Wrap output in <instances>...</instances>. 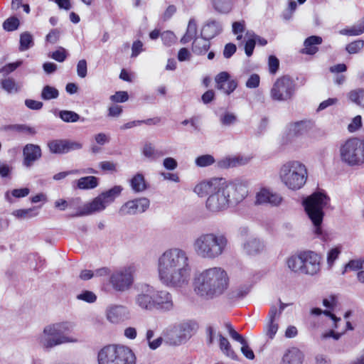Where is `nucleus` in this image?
<instances>
[{
  "label": "nucleus",
  "instance_id": "21",
  "mask_svg": "<svg viewBox=\"0 0 364 364\" xmlns=\"http://www.w3.org/2000/svg\"><path fill=\"white\" fill-rule=\"evenodd\" d=\"M154 302V310L167 312L173 310L174 308L173 296L167 291H155Z\"/></svg>",
  "mask_w": 364,
  "mask_h": 364
},
{
  "label": "nucleus",
  "instance_id": "57",
  "mask_svg": "<svg viewBox=\"0 0 364 364\" xmlns=\"http://www.w3.org/2000/svg\"><path fill=\"white\" fill-rule=\"evenodd\" d=\"M341 253V250L339 247H336L332 248L328 252L327 255V263L329 267H331L335 260L338 257V255Z\"/></svg>",
  "mask_w": 364,
  "mask_h": 364
},
{
  "label": "nucleus",
  "instance_id": "32",
  "mask_svg": "<svg viewBox=\"0 0 364 364\" xmlns=\"http://www.w3.org/2000/svg\"><path fill=\"white\" fill-rule=\"evenodd\" d=\"M1 130L4 132H14L19 134H26L31 136H33L36 134L35 128L21 124L4 125L1 127Z\"/></svg>",
  "mask_w": 364,
  "mask_h": 364
},
{
  "label": "nucleus",
  "instance_id": "47",
  "mask_svg": "<svg viewBox=\"0 0 364 364\" xmlns=\"http://www.w3.org/2000/svg\"><path fill=\"white\" fill-rule=\"evenodd\" d=\"M23 64V60H17L14 63H10L4 66H3L1 68H0V74L6 77L9 75L10 73L14 72L15 70H16L18 67H20Z\"/></svg>",
  "mask_w": 364,
  "mask_h": 364
},
{
  "label": "nucleus",
  "instance_id": "37",
  "mask_svg": "<svg viewBox=\"0 0 364 364\" xmlns=\"http://www.w3.org/2000/svg\"><path fill=\"white\" fill-rule=\"evenodd\" d=\"M98 186V178L95 176H85L77 181V186L80 189H93Z\"/></svg>",
  "mask_w": 364,
  "mask_h": 364
},
{
  "label": "nucleus",
  "instance_id": "7",
  "mask_svg": "<svg viewBox=\"0 0 364 364\" xmlns=\"http://www.w3.org/2000/svg\"><path fill=\"white\" fill-rule=\"evenodd\" d=\"M329 197L321 192H316L303 200L305 211L314 226V233L322 235L321 224L324 212L323 208L328 205Z\"/></svg>",
  "mask_w": 364,
  "mask_h": 364
},
{
  "label": "nucleus",
  "instance_id": "56",
  "mask_svg": "<svg viewBox=\"0 0 364 364\" xmlns=\"http://www.w3.org/2000/svg\"><path fill=\"white\" fill-rule=\"evenodd\" d=\"M129 99V95L125 91L116 92L110 97V100L114 102H125Z\"/></svg>",
  "mask_w": 364,
  "mask_h": 364
},
{
  "label": "nucleus",
  "instance_id": "34",
  "mask_svg": "<svg viewBox=\"0 0 364 364\" xmlns=\"http://www.w3.org/2000/svg\"><path fill=\"white\" fill-rule=\"evenodd\" d=\"M218 336L219 338V347L223 353L232 360H237V355L232 348L228 340L220 333L218 334Z\"/></svg>",
  "mask_w": 364,
  "mask_h": 364
},
{
  "label": "nucleus",
  "instance_id": "49",
  "mask_svg": "<svg viewBox=\"0 0 364 364\" xmlns=\"http://www.w3.org/2000/svg\"><path fill=\"white\" fill-rule=\"evenodd\" d=\"M250 286L243 285L239 287L235 290L232 291L230 294V299H242L245 297L250 291Z\"/></svg>",
  "mask_w": 364,
  "mask_h": 364
},
{
  "label": "nucleus",
  "instance_id": "25",
  "mask_svg": "<svg viewBox=\"0 0 364 364\" xmlns=\"http://www.w3.org/2000/svg\"><path fill=\"white\" fill-rule=\"evenodd\" d=\"M250 158L247 156L226 157L217 162V166L220 168H229L244 166L250 161Z\"/></svg>",
  "mask_w": 364,
  "mask_h": 364
},
{
  "label": "nucleus",
  "instance_id": "61",
  "mask_svg": "<svg viewBox=\"0 0 364 364\" xmlns=\"http://www.w3.org/2000/svg\"><path fill=\"white\" fill-rule=\"evenodd\" d=\"M50 57L55 60L62 63L65 61L67 58L66 51L64 48H60L59 50L53 52Z\"/></svg>",
  "mask_w": 364,
  "mask_h": 364
},
{
  "label": "nucleus",
  "instance_id": "9",
  "mask_svg": "<svg viewBox=\"0 0 364 364\" xmlns=\"http://www.w3.org/2000/svg\"><path fill=\"white\" fill-rule=\"evenodd\" d=\"M341 161L350 166L364 164V140L352 137L340 147Z\"/></svg>",
  "mask_w": 364,
  "mask_h": 364
},
{
  "label": "nucleus",
  "instance_id": "52",
  "mask_svg": "<svg viewBox=\"0 0 364 364\" xmlns=\"http://www.w3.org/2000/svg\"><path fill=\"white\" fill-rule=\"evenodd\" d=\"M19 26V20L16 17H10L7 18L3 23V28L7 31H13L18 28Z\"/></svg>",
  "mask_w": 364,
  "mask_h": 364
},
{
  "label": "nucleus",
  "instance_id": "2",
  "mask_svg": "<svg viewBox=\"0 0 364 364\" xmlns=\"http://www.w3.org/2000/svg\"><path fill=\"white\" fill-rule=\"evenodd\" d=\"M228 273L220 267L205 269L196 274L193 280L195 294L206 300L221 296L228 289Z\"/></svg>",
  "mask_w": 364,
  "mask_h": 364
},
{
  "label": "nucleus",
  "instance_id": "30",
  "mask_svg": "<svg viewBox=\"0 0 364 364\" xmlns=\"http://www.w3.org/2000/svg\"><path fill=\"white\" fill-rule=\"evenodd\" d=\"M209 38L205 36L196 38L192 43V51L197 55H205L210 47Z\"/></svg>",
  "mask_w": 364,
  "mask_h": 364
},
{
  "label": "nucleus",
  "instance_id": "31",
  "mask_svg": "<svg viewBox=\"0 0 364 364\" xmlns=\"http://www.w3.org/2000/svg\"><path fill=\"white\" fill-rule=\"evenodd\" d=\"M322 43V38L318 36H311L305 39L304 42V48L301 50V53L306 55H314L318 50L317 45Z\"/></svg>",
  "mask_w": 364,
  "mask_h": 364
},
{
  "label": "nucleus",
  "instance_id": "16",
  "mask_svg": "<svg viewBox=\"0 0 364 364\" xmlns=\"http://www.w3.org/2000/svg\"><path fill=\"white\" fill-rule=\"evenodd\" d=\"M48 147L52 154H64L82 148V144L68 139H54L48 142Z\"/></svg>",
  "mask_w": 364,
  "mask_h": 364
},
{
  "label": "nucleus",
  "instance_id": "60",
  "mask_svg": "<svg viewBox=\"0 0 364 364\" xmlns=\"http://www.w3.org/2000/svg\"><path fill=\"white\" fill-rule=\"evenodd\" d=\"M87 66L86 60H79L77 64V75L81 78H84L87 76Z\"/></svg>",
  "mask_w": 364,
  "mask_h": 364
},
{
  "label": "nucleus",
  "instance_id": "13",
  "mask_svg": "<svg viewBox=\"0 0 364 364\" xmlns=\"http://www.w3.org/2000/svg\"><path fill=\"white\" fill-rule=\"evenodd\" d=\"M296 87V83L291 77L282 76L274 83L270 90V96L275 101H287L294 97Z\"/></svg>",
  "mask_w": 364,
  "mask_h": 364
},
{
  "label": "nucleus",
  "instance_id": "29",
  "mask_svg": "<svg viewBox=\"0 0 364 364\" xmlns=\"http://www.w3.org/2000/svg\"><path fill=\"white\" fill-rule=\"evenodd\" d=\"M287 264L289 269L294 273L303 274V251L289 257L287 259Z\"/></svg>",
  "mask_w": 364,
  "mask_h": 364
},
{
  "label": "nucleus",
  "instance_id": "8",
  "mask_svg": "<svg viewBox=\"0 0 364 364\" xmlns=\"http://www.w3.org/2000/svg\"><path fill=\"white\" fill-rule=\"evenodd\" d=\"M98 364H136V356L127 346L109 345L99 352Z\"/></svg>",
  "mask_w": 364,
  "mask_h": 364
},
{
  "label": "nucleus",
  "instance_id": "3",
  "mask_svg": "<svg viewBox=\"0 0 364 364\" xmlns=\"http://www.w3.org/2000/svg\"><path fill=\"white\" fill-rule=\"evenodd\" d=\"M228 247V239L224 233L204 232L193 242L195 254L207 260L218 259L227 251Z\"/></svg>",
  "mask_w": 364,
  "mask_h": 364
},
{
  "label": "nucleus",
  "instance_id": "64",
  "mask_svg": "<svg viewBox=\"0 0 364 364\" xmlns=\"http://www.w3.org/2000/svg\"><path fill=\"white\" fill-rule=\"evenodd\" d=\"M237 50V47L234 43H229L225 46L223 50V56L225 58H231Z\"/></svg>",
  "mask_w": 364,
  "mask_h": 364
},
{
  "label": "nucleus",
  "instance_id": "33",
  "mask_svg": "<svg viewBox=\"0 0 364 364\" xmlns=\"http://www.w3.org/2000/svg\"><path fill=\"white\" fill-rule=\"evenodd\" d=\"M142 154L150 161H156L164 156L166 153L161 150L156 149L150 142H146L142 148Z\"/></svg>",
  "mask_w": 364,
  "mask_h": 364
},
{
  "label": "nucleus",
  "instance_id": "55",
  "mask_svg": "<svg viewBox=\"0 0 364 364\" xmlns=\"http://www.w3.org/2000/svg\"><path fill=\"white\" fill-rule=\"evenodd\" d=\"M268 66L269 73L275 74L279 67V61L278 58L274 55H270L268 59Z\"/></svg>",
  "mask_w": 364,
  "mask_h": 364
},
{
  "label": "nucleus",
  "instance_id": "26",
  "mask_svg": "<svg viewBox=\"0 0 364 364\" xmlns=\"http://www.w3.org/2000/svg\"><path fill=\"white\" fill-rule=\"evenodd\" d=\"M309 121L301 120L289 124L288 127L289 136L298 137L307 133L310 129Z\"/></svg>",
  "mask_w": 364,
  "mask_h": 364
},
{
  "label": "nucleus",
  "instance_id": "51",
  "mask_svg": "<svg viewBox=\"0 0 364 364\" xmlns=\"http://www.w3.org/2000/svg\"><path fill=\"white\" fill-rule=\"evenodd\" d=\"M278 323L276 321H267L264 327L265 335L270 339H272L278 331Z\"/></svg>",
  "mask_w": 364,
  "mask_h": 364
},
{
  "label": "nucleus",
  "instance_id": "1",
  "mask_svg": "<svg viewBox=\"0 0 364 364\" xmlns=\"http://www.w3.org/2000/svg\"><path fill=\"white\" fill-rule=\"evenodd\" d=\"M158 274L161 284L170 288H183L191 279V265L188 253L178 247L166 250L158 259Z\"/></svg>",
  "mask_w": 364,
  "mask_h": 364
},
{
  "label": "nucleus",
  "instance_id": "59",
  "mask_svg": "<svg viewBox=\"0 0 364 364\" xmlns=\"http://www.w3.org/2000/svg\"><path fill=\"white\" fill-rule=\"evenodd\" d=\"M214 9L220 13L226 14L228 13L230 10V8L228 4L221 1L218 0L213 2Z\"/></svg>",
  "mask_w": 364,
  "mask_h": 364
},
{
  "label": "nucleus",
  "instance_id": "28",
  "mask_svg": "<svg viewBox=\"0 0 364 364\" xmlns=\"http://www.w3.org/2000/svg\"><path fill=\"white\" fill-rule=\"evenodd\" d=\"M304 355L296 348L289 349L283 355L280 364H302Z\"/></svg>",
  "mask_w": 364,
  "mask_h": 364
},
{
  "label": "nucleus",
  "instance_id": "22",
  "mask_svg": "<svg viewBox=\"0 0 364 364\" xmlns=\"http://www.w3.org/2000/svg\"><path fill=\"white\" fill-rule=\"evenodd\" d=\"M265 245L259 238L250 237L242 244L243 251L248 255L255 256L263 252Z\"/></svg>",
  "mask_w": 364,
  "mask_h": 364
},
{
  "label": "nucleus",
  "instance_id": "24",
  "mask_svg": "<svg viewBox=\"0 0 364 364\" xmlns=\"http://www.w3.org/2000/svg\"><path fill=\"white\" fill-rule=\"evenodd\" d=\"M127 314V308L122 305L112 304L106 309V316L109 321L117 323L122 321Z\"/></svg>",
  "mask_w": 364,
  "mask_h": 364
},
{
  "label": "nucleus",
  "instance_id": "35",
  "mask_svg": "<svg viewBox=\"0 0 364 364\" xmlns=\"http://www.w3.org/2000/svg\"><path fill=\"white\" fill-rule=\"evenodd\" d=\"M197 23L195 18H191L188 23L186 32L185 35L181 38V43L182 44H186L191 41L192 39H195L197 37Z\"/></svg>",
  "mask_w": 364,
  "mask_h": 364
},
{
  "label": "nucleus",
  "instance_id": "4",
  "mask_svg": "<svg viewBox=\"0 0 364 364\" xmlns=\"http://www.w3.org/2000/svg\"><path fill=\"white\" fill-rule=\"evenodd\" d=\"M220 182L221 178H212L200 181L193 188V192L200 198L208 196L205 207L212 213L225 210L230 206Z\"/></svg>",
  "mask_w": 364,
  "mask_h": 364
},
{
  "label": "nucleus",
  "instance_id": "58",
  "mask_svg": "<svg viewBox=\"0 0 364 364\" xmlns=\"http://www.w3.org/2000/svg\"><path fill=\"white\" fill-rule=\"evenodd\" d=\"M236 116L230 112H225L220 117V122L225 126L233 124L236 122Z\"/></svg>",
  "mask_w": 364,
  "mask_h": 364
},
{
  "label": "nucleus",
  "instance_id": "53",
  "mask_svg": "<svg viewBox=\"0 0 364 364\" xmlns=\"http://www.w3.org/2000/svg\"><path fill=\"white\" fill-rule=\"evenodd\" d=\"M77 299L87 303H93L96 301L97 296L92 291L86 290L77 295Z\"/></svg>",
  "mask_w": 364,
  "mask_h": 364
},
{
  "label": "nucleus",
  "instance_id": "17",
  "mask_svg": "<svg viewBox=\"0 0 364 364\" xmlns=\"http://www.w3.org/2000/svg\"><path fill=\"white\" fill-rule=\"evenodd\" d=\"M321 256L315 252L303 251V274L311 276L318 274L321 269Z\"/></svg>",
  "mask_w": 364,
  "mask_h": 364
},
{
  "label": "nucleus",
  "instance_id": "62",
  "mask_svg": "<svg viewBox=\"0 0 364 364\" xmlns=\"http://www.w3.org/2000/svg\"><path fill=\"white\" fill-rule=\"evenodd\" d=\"M260 78L257 74H252L246 82L248 88H256L259 85Z\"/></svg>",
  "mask_w": 364,
  "mask_h": 364
},
{
  "label": "nucleus",
  "instance_id": "36",
  "mask_svg": "<svg viewBox=\"0 0 364 364\" xmlns=\"http://www.w3.org/2000/svg\"><path fill=\"white\" fill-rule=\"evenodd\" d=\"M123 188L121 186H114L112 188L100 193L101 196L107 205L114 201V200L121 194Z\"/></svg>",
  "mask_w": 364,
  "mask_h": 364
},
{
  "label": "nucleus",
  "instance_id": "42",
  "mask_svg": "<svg viewBox=\"0 0 364 364\" xmlns=\"http://www.w3.org/2000/svg\"><path fill=\"white\" fill-rule=\"evenodd\" d=\"M0 84L1 87L9 94L18 91V87L16 81L11 77H6L1 80Z\"/></svg>",
  "mask_w": 364,
  "mask_h": 364
},
{
  "label": "nucleus",
  "instance_id": "41",
  "mask_svg": "<svg viewBox=\"0 0 364 364\" xmlns=\"http://www.w3.org/2000/svg\"><path fill=\"white\" fill-rule=\"evenodd\" d=\"M59 96V91L54 87L50 85H46L43 87L41 97L43 100H50L58 98Z\"/></svg>",
  "mask_w": 364,
  "mask_h": 364
},
{
  "label": "nucleus",
  "instance_id": "46",
  "mask_svg": "<svg viewBox=\"0 0 364 364\" xmlns=\"http://www.w3.org/2000/svg\"><path fill=\"white\" fill-rule=\"evenodd\" d=\"M339 33L346 36H359L362 34L364 33V18L358 26H353L349 29H342Z\"/></svg>",
  "mask_w": 364,
  "mask_h": 364
},
{
  "label": "nucleus",
  "instance_id": "63",
  "mask_svg": "<svg viewBox=\"0 0 364 364\" xmlns=\"http://www.w3.org/2000/svg\"><path fill=\"white\" fill-rule=\"evenodd\" d=\"M74 199L66 200L65 199H59L55 202V208L60 210H65L67 208L71 207L74 203Z\"/></svg>",
  "mask_w": 364,
  "mask_h": 364
},
{
  "label": "nucleus",
  "instance_id": "39",
  "mask_svg": "<svg viewBox=\"0 0 364 364\" xmlns=\"http://www.w3.org/2000/svg\"><path fill=\"white\" fill-rule=\"evenodd\" d=\"M59 117L65 122H76L77 121L85 122V118H81L80 116L73 112L70 110H61L59 112L58 114Z\"/></svg>",
  "mask_w": 364,
  "mask_h": 364
},
{
  "label": "nucleus",
  "instance_id": "15",
  "mask_svg": "<svg viewBox=\"0 0 364 364\" xmlns=\"http://www.w3.org/2000/svg\"><path fill=\"white\" fill-rule=\"evenodd\" d=\"M150 200L145 197L129 200L124 203L119 209L121 216L134 215L143 213L149 209Z\"/></svg>",
  "mask_w": 364,
  "mask_h": 364
},
{
  "label": "nucleus",
  "instance_id": "14",
  "mask_svg": "<svg viewBox=\"0 0 364 364\" xmlns=\"http://www.w3.org/2000/svg\"><path fill=\"white\" fill-rule=\"evenodd\" d=\"M136 294L134 298L135 304L141 310H154L155 289L147 284H139L136 287Z\"/></svg>",
  "mask_w": 364,
  "mask_h": 364
},
{
  "label": "nucleus",
  "instance_id": "20",
  "mask_svg": "<svg viewBox=\"0 0 364 364\" xmlns=\"http://www.w3.org/2000/svg\"><path fill=\"white\" fill-rule=\"evenodd\" d=\"M22 154L23 157V165L26 168L33 166L34 163L42 156L41 146L34 144H26L23 148Z\"/></svg>",
  "mask_w": 364,
  "mask_h": 364
},
{
  "label": "nucleus",
  "instance_id": "10",
  "mask_svg": "<svg viewBox=\"0 0 364 364\" xmlns=\"http://www.w3.org/2000/svg\"><path fill=\"white\" fill-rule=\"evenodd\" d=\"M196 327V324L193 322H183L170 326L162 332L164 342L170 346H180L191 337Z\"/></svg>",
  "mask_w": 364,
  "mask_h": 364
},
{
  "label": "nucleus",
  "instance_id": "38",
  "mask_svg": "<svg viewBox=\"0 0 364 364\" xmlns=\"http://www.w3.org/2000/svg\"><path fill=\"white\" fill-rule=\"evenodd\" d=\"M349 100L357 105L364 108V89L358 88L348 94Z\"/></svg>",
  "mask_w": 364,
  "mask_h": 364
},
{
  "label": "nucleus",
  "instance_id": "5",
  "mask_svg": "<svg viewBox=\"0 0 364 364\" xmlns=\"http://www.w3.org/2000/svg\"><path fill=\"white\" fill-rule=\"evenodd\" d=\"M75 327V323L65 321L47 325L43 332L38 336L39 344L46 349H51L65 343H76L78 338L68 336Z\"/></svg>",
  "mask_w": 364,
  "mask_h": 364
},
{
  "label": "nucleus",
  "instance_id": "40",
  "mask_svg": "<svg viewBox=\"0 0 364 364\" xmlns=\"http://www.w3.org/2000/svg\"><path fill=\"white\" fill-rule=\"evenodd\" d=\"M19 50L25 51L33 46L34 42L32 35L29 32H23L20 36Z\"/></svg>",
  "mask_w": 364,
  "mask_h": 364
},
{
  "label": "nucleus",
  "instance_id": "44",
  "mask_svg": "<svg viewBox=\"0 0 364 364\" xmlns=\"http://www.w3.org/2000/svg\"><path fill=\"white\" fill-rule=\"evenodd\" d=\"M29 193H30V190L28 188L14 189L11 192V196L10 195V193L9 191L6 192V193H5V199L8 202L12 203L13 201H12L11 196L20 198H23V197L27 196L29 194Z\"/></svg>",
  "mask_w": 364,
  "mask_h": 364
},
{
  "label": "nucleus",
  "instance_id": "45",
  "mask_svg": "<svg viewBox=\"0 0 364 364\" xmlns=\"http://www.w3.org/2000/svg\"><path fill=\"white\" fill-rule=\"evenodd\" d=\"M38 212L36 208L19 209L14 211L13 215L18 218H31L36 216Z\"/></svg>",
  "mask_w": 364,
  "mask_h": 364
},
{
  "label": "nucleus",
  "instance_id": "54",
  "mask_svg": "<svg viewBox=\"0 0 364 364\" xmlns=\"http://www.w3.org/2000/svg\"><path fill=\"white\" fill-rule=\"evenodd\" d=\"M364 260L362 259H352L349 261L348 264L345 266V270L343 272L344 274L348 269L352 270H358L363 268Z\"/></svg>",
  "mask_w": 364,
  "mask_h": 364
},
{
  "label": "nucleus",
  "instance_id": "43",
  "mask_svg": "<svg viewBox=\"0 0 364 364\" xmlns=\"http://www.w3.org/2000/svg\"><path fill=\"white\" fill-rule=\"evenodd\" d=\"M215 162L213 156L210 154H203L198 156L195 159V164L198 167L204 168L213 165Z\"/></svg>",
  "mask_w": 364,
  "mask_h": 364
},
{
  "label": "nucleus",
  "instance_id": "18",
  "mask_svg": "<svg viewBox=\"0 0 364 364\" xmlns=\"http://www.w3.org/2000/svg\"><path fill=\"white\" fill-rule=\"evenodd\" d=\"M107 205L100 194L91 202L84 205L77 212L69 215L71 218L81 217L92 215L95 213L101 212L107 208Z\"/></svg>",
  "mask_w": 364,
  "mask_h": 364
},
{
  "label": "nucleus",
  "instance_id": "23",
  "mask_svg": "<svg viewBox=\"0 0 364 364\" xmlns=\"http://www.w3.org/2000/svg\"><path fill=\"white\" fill-rule=\"evenodd\" d=\"M223 31V26L219 21L213 18L208 19L203 25L200 36L212 39L219 35Z\"/></svg>",
  "mask_w": 364,
  "mask_h": 364
},
{
  "label": "nucleus",
  "instance_id": "50",
  "mask_svg": "<svg viewBox=\"0 0 364 364\" xmlns=\"http://www.w3.org/2000/svg\"><path fill=\"white\" fill-rule=\"evenodd\" d=\"M364 46V41L362 40L354 41L346 46V50L350 54H355L360 52Z\"/></svg>",
  "mask_w": 364,
  "mask_h": 364
},
{
  "label": "nucleus",
  "instance_id": "48",
  "mask_svg": "<svg viewBox=\"0 0 364 364\" xmlns=\"http://www.w3.org/2000/svg\"><path fill=\"white\" fill-rule=\"evenodd\" d=\"M230 74L228 72H221L218 73L215 78L216 88L218 90H225L226 82L230 80Z\"/></svg>",
  "mask_w": 364,
  "mask_h": 364
},
{
  "label": "nucleus",
  "instance_id": "6",
  "mask_svg": "<svg viewBox=\"0 0 364 364\" xmlns=\"http://www.w3.org/2000/svg\"><path fill=\"white\" fill-rule=\"evenodd\" d=\"M279 179L289 190L298 191L306 183L308 171L306 166L299 161H289L283 164L279 171Z\"/></svg>",
  "mask_w": 364,
  "mask_h": 364
},
{
  "label": "nucleus",
  "instance_id": "27",
  "mask_svg": "<svg viewBox=\"0 0 364 364\" xmlns=\"http://www.w3.org/2000/svg\"><path fill=\"white\" fill-rule=\"evenodd\" d=\"M132 191L135 193H143L149 188V184L146 181L144 176L141 173H136L129 181Z\"/></svg>",
  "mask_w": 364,
  "mask_h": 364
},
{
  "label": "nucleus",
  "instance_id": "19",
  "mask_svg": "<svg viewBox=\"0 0 364 364\" xmlns=\"http://www.w3.org/2000/svg\"><path fill=\"white\" fill-rule=\"evenodd\" d=\"M282 197L280 194L272 191L271 190L262 188L255 196V205H270L272 206H278L282 202Z\"/></svg>",
  "mask_w": 364,
  "mask_h": 364
},
{
  "label": "nucleus",
  "instance_id": "11",
  "mask_svg": "<svg viewBox=\"0 0 364 364\" xmlns=\"http://www.w3.org/2000/svg\"><path fill=\"white\" fill-rule=\"evenodd\" d=\"M220 183L230 205H238L248 195V183L246 181L235 179L228 181L225 178H221Z\"/></svg>",
  "mask_w": 364,
  "mask_h": 364
},
{
  "label": "nucleus",
  "instance_id": "12",
  "mask_svg": "<svg viewBox=\"0 0 364 364\" xmlns=\"http://www.w3.org/2000/svg\"><path fill=\"white\" fill-rule=\"evenodd\" d=\"M134 267H123L114 270L109 275V284L117 292L128 291L134 283Z\"/></svg>",
  "mask_w": 364,
  "mask_h": 364
}]
</instances>
